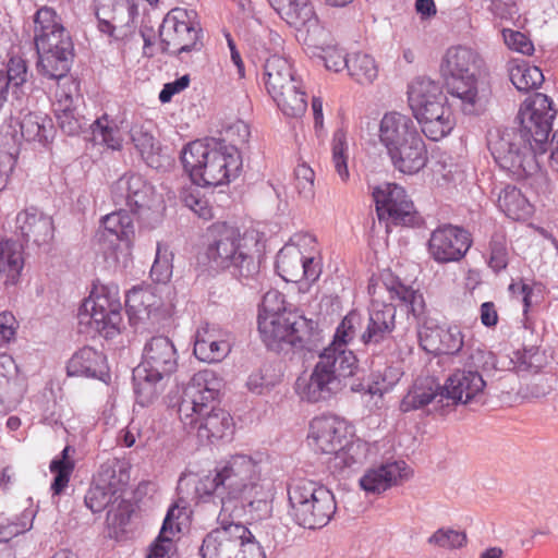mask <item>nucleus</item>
Returning <instances> with one entry per match:
<instances>
[{
  "instance_id": "nucleus-63",
  "label": "nucleus",
  "mask_w": 558,
  "mask_h": 558,
  "mask_svg": "<svg viewBox=\"0 0 558 558\" xmlns=\"http://www.w3.org/2000/svg\"><path fill=\"white\" fill-rule=\"evenodd\" d=\"M441 345L439 349L440 354H457L461 351L464 341L461 330L453 326L447 329L441 328L440 332Z\"/></svg>"
},
{
  "instance_id": "nucleus-54",
  "label": "nucleus",
  "mask_w": 558,
  "mask_h": 558,
  "mask_svg": "<svg viewBox=\"0 0 558 558\" xmlns=\"http://www.w3.org/2000/svg\"><path fill=\"white\" fill-rule=\"evenodd\" d=\"M173 254L168 246L161 243L157 244L156 258L150 269V277L158 283H166L172 276Z\"/></svg>"
},
{
  "instance_id": "nucleus-23",
  "label": "nucleus",
  "mask_w": 558,
  "mask_h": 558,
  "mask_svg": "<svg viewBox=\"0 0 558 558\" xmlns=\"http://www.w3.org/2000/svg\"><path fill=\"white\" fill-rule=\"evenodd\" d=\"M138 367L170 376L178 367V352L173 341L167 336L151 337L144 345L142 362Z\"/></svg>"
},
{
  "instance_id": "nucleus-45",
  "label": "nucleus",
  "mask_w": 558,
  "mask_h": 558,
  "mask_svg": "<svg viewBox=\"0 0 558 558\" xmlns=\"http://www.w3.org/2000/svg\"><path fill=\"white\" fill-rule=\"evenodd\" d=\"M90 129L95 141H99L112 150H120L122 148L123 136L119 123L107 113L97 118L90 124Z\"/></svg>"
},
{
  "instance_id": "nucleus-42",
  "label": "nucleus",
  "mask_w": 558,
  "mask_h": 558,
  "mask_svg": "<svg viewBox=\"0 0 558 558\" xmlns=\"http://www.w3.org/2000/svg\"><path fill=\"white\" fill-rule=\"evenodd\" d=\"M320 44L313 46H305V50L313 57H318L324 61L327 70L340 72L344 68L348 70V58L341 49H339L331 38L330 32L327 29V35L322 37Z\"/></svg>"
},
{
  "instance_id": "nucleus-21",
  "label": "nucleus",
  "mask_w": 558,
  "mask_h": 558,
  "mask_svg": "<svg viewBox=\"0 0 558 558\" xmlns=\"http://www.w3.org/2000/svg\"><path fill=\"white\" fill-rule=\"evenodd\" d=\"M153 194V186L138 173H124L111 185L112 202L136 214L150 208Z\"/></svg>"
},
{
  "instance_id": "nucleus-57",
  "label": "nucleus",
  "mask_w": 558,
  "mask_h": 558,
  "mask_svg": "<svg viewBox=\"0 0 558 558\" xmlns=\"http://www.w3.org/2000/svg\"><path fill=\"white\" fill-rule=\"evenodd\" d=\"M181 201L183 204L194 211L199 218L209 220L213 218V209L208 201L202 196L197 187H185L181 192Z\"/></svg>"
},
{
  "instance_id": "nucleus-27",
  "label": "nucleus",
  "mask_w": 558,
  "mask_h": 558,
  "mask_svg": "<svg viewBox=\"0 0 558 558\" xmlns=\"http://www.w3.org/2000/svg\"><path fill=\"white\" fill-rule=\"evenodd\" d=\"M404 461H390L366 470L359 483L367 494H381L408 476Z\"/></svg>"
},
{
  "instance_id": "nucleus-28",
  "label": "nucleus",
  "mask_w": 558,
  "mask_h": 558,
  "mask_svg": "<svg viewBox=\"0 0 558 558\" xmlns=\"http://www.w3.org/2000/svg\"><path fill=\"white\" fill-rule=\"evenodd\" d=\"M231 351V344L227 335L219 329L206 324L202 326L195 336L194 355L202 362H221Z\"/></svg>"
},
{
  "instance_id": "nucleus-58",
  "label": "nucleus",
  "mask_w": 558,
  "mask_h": 558,
  "mask_svg": "<svg viewBox=\"0 0 558 558\" xmlns=\"http://www.w3.org/2000/svg\"><path fill=\"white\" fill-rule=\"evenodd\" d=\"M315 173L312 168L305 163L298 165L294 170V189L299 196L310 202L315 196Z\"/></svg>"
},
{
  "instance_id": "nucleus-2",
  "label": "nucleus",
  "mask_w": 558,
  "mask_h": 558,
  "mask_svg": "<svg viewBox=\"0 0 558 558\" xmlns=\"http://www.w3.org/2000/svg\"><path fill=\"white\" fill-rule=\"evenodd\" d=\"M260 465L246 454H235L216 468L214 476L193 478L194 498L220 506V513L230 518L246 507L264 510L274 495L272 483L260 476Z\"/></svg>"
},
{
  "instance_id": "nucleus-26",
  "label": "nucleus",
  "mask_w": 558,
  "mask_h": 558,
  "mask_svg": "<svg viewBox=\"0 0 558 558\" xmlns=\"http://www.w3.org/2000/svg\"><path fill=\"white\" fill-rule=\"evenodd\" d=\"M53 125L51 119L41 112H27L21 120L11 119L9 123L0 126V132L8 133L9 137L16 134L17 146L22 140L27 142L37 141L47 143L52 134Z\"/></svg>"
},
{
  "instance_id": "nucleus-9",
  "label": "nucleus",
  "mask_w": 558,
  "mask_h": 558,
  "mask_svg": "<svg viewBox=\"0 0 558 558\" xmlns=\"http://www.w3.org/2000/svg\"><path fill=\"white\" fill-rule=\"evenodd\" d=\"M206 256L214 268L227 269L238 279H253L259 272V263L248 253L240 231L226 223L214 225L210 230Z\"/></svg>"
},
{
  "instance_id": "nucleus-7",
  "label": "nucleus",
  "mask_w": 558,
  "mask_h": 558,
  "mask_svg": "<svg viewBox=\"0 0 558 558\" xmlns=\"http://www.w3.org/2000/svg\"><path fill=\"white\" fill-rule=\"evenodd\" d=\"M379 142L386 148L393 167L402 173H417L427 163L426 145L409 116L385 113L379 123Z\"/></svg>"
},
{
  "instance_id": "nucleus-19",
  "label": "nucleus",
  "mask_w": 558,
  "mask_h": 558,
  "mask_svg": "<svg viewBox=\"0 0 558 558\" xmlns=\"http://www.w3.org/2000/svg\"><path fill=\"white\" fill-rule=\"evenodd\" d=\"M34 43L36 50H74L72 38L60 16L48 7L40 8L34 16Z\"/></svg>"
},
{
  "instance_id": "nucleus-8",
  "label": "nucleus",
  "mask_w": 558,
  "mask_h": 558,
  "mask_svg": "<svg viewBox=\"0 0 558 558\" xmlns=\"http://www.w3.org/2000/svg\"><path fill=\"white\" fill-rule=\"evenodd\" d=\"M410 108L424 135L432 141L447 136L454 126V118L441 86L427 77H417L409 86Z\"/></svg>"
},
{
  "instance_id": "nucleus-29",
  "label": "nucleus",
  "mask_w": 558,
  "mask_h": 558,
  "mask_svg": "<svg viewBox=\"0 0 558 558\" xmlns=\"http://www.w3.org/2000/svg\"><path fill=\"white\" fill-rule=\"evenodd\" d=\"M27 80V63L22 57L12 56L7 59L0 54V108L10 95L20 97Z\"/></svg>"
},
{
  "instance_id": "nucleus-50",
  "label": "nucleus",
  "mask_w": 558,
  "mask_h": 558,
  "mask_svg": "<svg viewBox=\"0 0 558 558\" xmlns=\"http://www.w3.org/2000/svg\"><path fill=\"white\" fill-rule=\"evenodd\" d=\"M349 144L347 134L342 129L335 131L331 140V161L335 171L342 182H347L350 178L348 169Z\"/></svg>"
},
{
  "instance_id": "nucleus-53",
  "label": "nucleus",
  "mask_w": 558,
  "mask_h": 558,
  "mask_svg": "<svg viewBox=\"0 0 558 558\" xmlns=\"http://www.w3.org/2000/svg\"><path fill=\"white\" fill-rule=\"evenodd\" d=\"M440 399V387L436 390L432 388H422L414 386L402 399L400 403V410L402 412H410L413 410L421 409L436 399Z\"/></svg>"
},
{
  "instance_id": "nucleus-48",
  "label": "nucleus",
  "mask_w": 558,
  "mask_h": 558,
  "mask_svg": "<svg viewBox=\"0 0 558 558\" xmlns=\"http://www.w3.org/2000/svg\"><path fill=\"white\" fill-rule=\"evenodd\" d=\"M102 226L106 231L128 244L132 242L135 234L133 219L123 208L105 216L102 218Z\"/></svg>"
},
{
  "instance_id": "nucleus-64",
  "label": "nucleus",
  "mask_w": 558,
  "mask_h": 558,
  "mask_svg": "<svg viewBox=\"0 0 558 558\" xmlns=\"http://www.w3.org/2000/svg\"><path fill=\"white\" fill-rule=\"evenodd\" d=\"M502 35L506 45L510 49L523 54H531L534 51V46L525 34L518 31L505 29Z\"/></svg>"
},
{
  "instance_id": "nucleus-36",
  "label": "nucleus",
  "mask_w": 558,
  "mask_h": 558,
  "mask_svg": "<svg viewBox=\"0 0 558 558\" xmlns=\"http://www.w3.org/2000/svg\"><path fill=\"white\" fill-rule=\"evenodd\" d=\"M129 480L126 463L119 459H109L100 465L94 481L121 499Z\"/></svg>"
},
{
  "instance_id": "nucleus-61",
  "label": "nucleus",
  "mask_w": 558,
  "mask_h": 558,
  "mask_svg": "<svg viewBox=\"0 0 558 558\" xmlns=\"http://www.w3.org/2000/svg\"><path fill=\"white\" fill-rule=\"evenodd\" d=\"M428 544L447 549L463 547L466 544V534L453 529H438L428 538Z\"/></svg>"
},
{
  "instance_id": "nucleus-39",
  "label": "nucleus",
  "mask_w": 558,
  "mask_h": 558,
  "mask_svg": "<svg viewBox=\"0 0 558 558\" xmlns=\"http://www.w3.org/2000/svg\"><path fill=\"white\" fill-rule=\"evenodd\" d=\"M365 445L361 441L347 440L335 452L329 453L327 465L332 473H342L347 469L362 463L365 459Z\"/></svg>"
},
{
  "instance_id": "nucleus-6",
  "label": "nucleus",
  "mask_w": 558,
  "mask_h": 558,
  "mask_svg": "<svg viewBox=\"0 0 558 558\" xmlns=\"http://www.w3.org/2000/svg\"><path fill=\"white\" fill-rule=\"evenodd\" d=\"M357 371L353 351L329 343L318 355L308 377H299L295 391L302 400L317 403L328 401L347 385Z\"/></svg>"
},
{
  "instance_id": "nucleus-34",
  "label": "nucleus",
  "mask_w": 558,
  "mask_h": 558,
  "mask_svg": "<svg viewBox=\"0 0 558 558\" xmlns=\"http://www.w3.org/2000/svg\"><path fill=\"white\" fill-rule=\"evenodd\" d=\"M105 356L90 347L76 351L68 362L70 376H84L98 378L104 374Z\"/></svg>"
},
{
  "instance_id": "nucleus-13",
  "label": "nucleus",
  "mask_w": 558,
  "mask_h": 558,
  "mask_svg": "<svg viewBox=\"0 0 558 558\" xmlns=\"http://www.w3.org/2000/svg\"><path fill=\"white\" fill-rule=\"evenodd\" d=\"M258 331L265 344L272 350L282 343L294 348H307L318 338V325L299 312L283 311L280 314L259 317Z\"/></svg>"
},
{
  "instance_id": "nucleus-38",
  "label": "nucleus",
  "mask_w": 558,
  "mask_h": 558,
  "mask_svg": "<svg viewBox=\"0 0 558 558\" xmlns=\"http://www.w3.org/2000/svg\"><path fill=\"white\" fill-rule=\"evenodd\" d=\"M37 69L41 75L50 80H60L69 73L74 50L61 49L59 52L37 50Z\"/></svg>"
},
{
  "instance_id": "nucleus-51",
  "label": "nucleus",
  "mask_w": 558,
  "mask_h": 558,
  "mask_svg": "<svg viewBox=\"0 0 558 558\" xmlns=\"http://www.w3.org/2000/svg\"><path fill=\"white\" fill-rule=\"evenodd\" d=\"M173 509L169 510L161 527V531L151 544L147 558H174L175 545L169 534L173 535L171 515Z\"/></svg>"
},
{
  "instance_id": "nucleus-1",
  "label": "nucleus",
  "mask_w": 558,
  "mask_h": 558,
  "mask_svg": "<svg viewBox=\"0 0 558 558\" xmlns=\"http://www.w3.org/2000/svg\"><path fill=\"white\" fill-rule=\"evenodd\" d=\"M556 110L553 100L536 93L525 99L517 116L519 128L488 133V148L496 163L515 180L534 177L541 170L538 157L548 149Z\"/></svg>"
},
{
  "instance_id": "nucleus-35",
  "label": "nucleus",
  "mask_w": 558,
  "mask_h": 558,
  "mask_svg": "<svg viewBox=\"0 0 558 558\" xmlns=\"http://www.w3.org/2000/svg\"><path fill=\"white\" fill-rule=\"evenodd\" d=\"M17 365L11 355L0 354V412L17 402L21 391L17 386Z\"/></svg>"
},
{
  "instance_id": "nucleus-18",
  "label": "nucleus",
  "mask_w": 558,
  "mask_h": 558,
  "mask_svg": "<svg viewBox=\"0 0 558 558\" xmlns=\"http://www.w3.org/2000/svg\"><path fill=\"white\" fill-rule=\"evenodd\" d=\"M471 233L458 226L444 225L435 229L428 240V253L439 263L461 260L472 245Z\"/></svg>"
},
{
  "instance_id": "nucleus-49",
  "label": "nucleus",
  "mask_w": 558,
  "mask_h": 558,
  "mask_svg": "<svg viewBox=\"0 0 558 558\" xmlns=\"http://www.w3.org/2000/svg\"><path fill=\"white\" fill-rule=\"evenodd\" d=\"M364 330V319L356 311L349 312L336 329L331 343L345 348L355 338L360 339Z\"/></svg>"
},
{
  "instance_id": "nucleus-33",
  "label": "nucleus",
  "mask_w": 558,
  "mask_h": 558,
  "mask_svg": "<svg viewBox=\"0 0 558 558\" xmlns=\"http://www.w3.org/2000/svg\"><path fill=\"white\" fill-rule=\"evenodd\" d=\"M151 372L136 367L133 371V383L136 402L142 407L153 404L162 393L168 376L159 374L153 376Z\"/></svg>"
},
{
  "instance_id": "nucleus-22",
  "label": "nucleus",
  "mask_w": 558,
  "mask_h": 558,
  "mask_svg": "<svg viewBox=\"0 0 558 558\" xmlns=\"http://www.w3.org/2000/svg\"><path fill=\"white\" fill-rule=\"evenodd\" d=\"M347 423L337 416L323 415L312 420L310 424V445L322 453L335 452L348 439Z\"/></svg>"
},
{
  "instance_id": "nucleus-25",
  "label": "nucleus",
  "mask_w": 558,
  "mask_h": 558,
  "mask_svg": "<svg viewBox=\"0 0 558 558\" xmlns=\"http://www.w3.org/2000/svg\"><path fill=\"white\" fill-rule=\"evenodd\" d=\"M16 229L26 244L48 247L54 236L52 218L37 208H27L17 214Z\"/></svg>"
},
{
  "instance_id": "nucleus-59",
  "label": "nucleus",
  "mask_w": 558,
  "mask_h": 558,
  "mask_svg": "<svg viewBox=\"0 0 558 558\" xmlns=\"http://www.w3.org/2000/svg\"><path fill=\"white\" fill-rule=\"evenodd\" d=\"M17 137L16 134L9 137L8 133L0 132V170L10 174L20 153Z\"/></svg>"
},
{
  "instance_id": "nucleus-40",
  "label": "nucleus",
  "mask_w": 558,
  "mask_h": 558,
  "mask_svg": "<svg viewBox=\"0 0 558 558\" xmlns=\"http://www.w3.org/2000/svg\"><path fill=\"white\" fill-rule=\"evenodd\" d=\"M247 43L256 57L265 60L272 54H279L283 48L282 37L277 32L263 25H257L252 29Z\"/></svg>"
},
{
  "instance_id": "nucleus-32",
  "label": "nucleus",
  "mask_w": 558,
  "mask_h": 558,
  "mask_svg": "<svg viewBox=\"0 0 558 558\" xmlns=\"http://www.w3.org/2000/svg\"><path fill=\"white\" fill-rule=\"evenodd\" d=\"M128 13L131 15V8L126 5H97L95 15L98 21V29L100 33L108 35L112 40H124L134 33V26L129 24H117L118 14Z\"/></svg>"
},
{
  "instance_id": "nucleus-20",
  "label": "nucleus",
  "mask_w": 558,
  "mask_h": 558,
  "mask_svg": "<svg viewBox=\"0 0 558 558\" xmlns=\"http://www.w3.org/2000/svg\"><path fill=\"white\" fill-rule=\"evenodd\" d=\"M276 268L287 282H315L322 272L319 262L313 256H305L293 243L286 244L278 253Z\"/></svg>"
},
{
  "instance_id": "nucleus-37",
  "label": "nucleus",
  "mask_w": 558,
  "mask_h": 558,
  "mask_svg": "<svg viewBox=\"0 0 558 558\" xmlns=\"http://www.w3.org/2000/svg\"><path fill=\"white\" fill-rule=\"evenodd\" d=\"M22 245L13 240L0 242V280L15 284L23 268Z\"/></svg>"
},
{
  "instance_id": "nucleus-62",
  "label": "nucleus",
  "mask_w": 558,
  "mask_h": 558,
  "mask_svg": "<svg viewBox=\"0 0 558 558\" xmlns=\"http://www.w3.org/2000/svg\"><path fill=\"white\" fill-rule=\"evenodd\" d=\"M441 328L435 325L424 324L417 331V338L421 348L435 355H439V349L441 345L440 338Z\"/></svg>"
},
{
  "instance_id": "nucleus-43",
  "label": "nucleus",
  "mask_w": 558,
  "mask_h": 558,
  "mask_svg": "<svg viewBox=\"0 0 558 558\" xmlns=\"http://www.w3.org/2000/svg\"><path fill=\"white\" fill-rule=\"evenodd\" d=\"M125 306L131 318L144 320L158 310L159 301L151 290L133 288L126 294Z\"/></svg>"
},
{
  "instance_id": "nucleus-5",
  "label": "nucleus",
  "mask_w": 558,
  "mask_h": 558,
  "mask_svg": "<svg viewBox=\"0 0 558 558\" xmlns=\"http://www.w3.org/2000/svg\"><path fill=\"white\" fill-rule=\"evenodd\" d=\"M181 161L197 186L227 184L239 177L243 166L238 147L215 138L189 143L181 153Z\"/></svg>"
},
{
  "instance_id": "nucleus-60",
  "label": "nucleus",
  "mask_w": 558,
  "mask_h": 558,
  "mask_svg": "<svg viewBox=\"0 0 558 558\" xmlns=\"http://www.w3.org/2000/svg\"><path fill=\"white\" fill-rule=\"evenodd\" d=\"M509 262V253L507 247L506 236L496 233L492 236L489 242V259L488 266L495 271L499 272L506 269Z\"/></svg>"
},
{
  "instance_id": "nucleus-56",
  "label": "nucleus",
  "mask_w": 558,
  "mask_h": 558,
  "mask_svg": "<svg viewBox=\"0 0 558 558\" xmlns=\"http://www.w3.org/2000/svg\"><path fill=\"white\" fill-rule=\"evenodd\" d=\"M120 498L113 495L110 490L94 481V484L85 495V505L92 512H101L109 506L116 504Z\"/></svg>"
},
{
  "instance_id": "nucleus-31",
  "label": "nucleus",
  "mask_w": 558,
  "mask_h": 558,
  "mask_svg": "<svg viewBox=\"0 0 558 558\" xmlns=\"http://www.w3.org/2000/svg\"><path fill=\"white\" fill-rule=\"evenodd\" d=\"M301 78L295 75L289 59L280 54H272L264 62L263 81L268 94L272 97L283 88L291 89L293 83Z\"/></svg>"
},
{
  "instance_id": "nucleus-10",
  "label": "nucleus",
  "mask_w": 558,
  "mask_h": 558,
  "mask_svg": "<svg viewBox=\"0 0 558 558\" xmlns=\"http://www.w3.org/2000/svg\"><path fill=\"white\" fill-rule=\"evenodd\" d=\"M477 51L465 46L447 49L440 64L448 93L460 100L464 113H473L478 99L476 73L482 65Z\"/></svg>"
},
{
  "instance_id": "nucleus-11",
  "label": "nucleus",
  "mask_w": 558,
  "mask_h": 558,
  "mask_svg": "<svg viewBox=\"0 0 558 558\" xmlns=\"http://www.w3.org/2000/svg\"><path fill=\"white\" fill-rule=\"evenodd\" d=\"M289 504L293 520L305 529L325 526L336 512L332 493L308 480H299L288 487Z\"/></svg>"
},
{
  "instance_id": "nucleus-52",
  "label": "nucleus",
  "mask_w": 558,
  "mask_h": 558,
  "mask_svg": "<svg viewBox=\"0 0 558 558\" xmlns=\"http://www.w3.org/2000/svg\"><path fill=\"white\" fill-rule=\"evenodd\" d=\"M71 101L72 99L66 97L65 102H69V105L65 104L63 108H61L62 105H59L54 111L58 124L62 132L73 136L80 134V132L87 125V120L80 116L75 109L70 107Z\"/></svg>"
},
{
  "instance_id": "nucleus-24",
  "label": "nucleus",
  "mask_w": 558,
  "mask_h": 558,
  "mask_svg": "<svg viewBox=\"0 0 558 558\" xmlns=\"http://www.w3.org/2000/svg\"><path fill=\"white\" fill-rule=\"evenodd\" d=\"M485 381L478 372L458 369L451 374L440 387V400H447L446 405L468 403L483 392Z\"/></svg>"
},
{
  "instance_id": "nucleus-46",
  "label": "nucleus",
  "mask_w": 558,
  "mask_h": 558,
  "mask_svg": "<svg viewBox=\"0 0 558 558\" xmlns=\"http://www.w3.org/2000/svg\"><path fill=\"white\" fill-rule=\"evenodd\" d=\"M348 62V73L359 84H371L378 75L377 64L367 53L349 54Z\"/></svg>"
},
{
  "instance_id": "nucleus-16",
  "label": "nucleus",
  "mask_w": 558,
  "mask_h": 558,
  "mask_svg": "<svg viewBox=\"0 0 558 558\" xmlns=\"http://www.w3.org/2000/svg\"><path fill=\"white\" fill-rule=\"evenodd\" d=\"M274 10L296 29V38L304 46L320 44L327 29L319 23L310 0H269Z\"/></svg>"
},
{
  "instance_id": "nucleus-47",
  "label": "nucleus",
  "mask_w": 558,
  "mask_h": 558,
  "mask_svg": "<svg viewBox=\"0 0 558 558\" xmlns=\"http://www.w3.org/2000/svg\"><path fill=\"white\" fill-rule=\"evenodd\" d=\"M509 76L511 83L521 92L535 89L544 82L541 69L526 62L512 65L509 70Z\"/></svg>"
},
{
  "instance_id": "nucleus-41",
  "label": "nucleus",
  "mask_w": 558,
  "mask_h": 558,
  "mask_svg": "<svg viewBox=\"0 0 558 558\" xmlns=\"http://www.w3.org/2000/svg\"><path fill=\"white\" fill-rule=\"evenodd\" d=\"M497 205L506 216L513 220L527 218L532 206L522 192L513 185H506L498 193Z\"/></svg>"
},
{
  "instance_id": "nucleus-4",
  "label": "nucleus",
  "mask_w": 558,
  "mask_h": 558,
  "mask_svg": "<svg viewBox=\"0 0 558 558\" xmlns=\"http://www.w3.org/2000/svg\"><path fill=\"white\" fill-rule=\"evenodd\" d=\"M368 292L373 295V300L368 308V318L360 336V342L376 352L390 340L396 329L397 314V308L392 303L379 301L377 296L387 292L391 301H399L407 305L413 314L416 313L417 306H421L423 298L416 290L405 286L391 274L386 275L381 282L369 284Z\"/></svg>"
},
{
  "instance_id": "nucleus-44",
  "label": "nucleus",
  "mask_w": 558,
  "mask_h": 558,
  "mask_svg": "<svg viewBox=\"0 0 558 558\" xmlns=\"http://www.w3.org/2000/svg\"><path fill=\"white\" fill-rule=\"evenodd\" d=\"M290 87V90H288V88H283L279 94H276L271 98L283 114L298 118L303 116L306 111V94L303 90L302 80L293 83Z\"/></svg>"
},
{
  "instance_id": "nucleus-15",
  "label": "nucleus",
  "mask_w": 558,
  "mask_h": 558,
  "mask_svg": "<svg viewBox=\"0 0 558 558\" xmlns=\"http://www.w3.org/2000/svg\"><path fill=\"white\" fill-rule=\"evenodd\" d=\"M196 12L182 8H175L163 20L159 37L165 51L172 50L177 54L201 50V28L196 27L194 19Z\"/></svg>"
},
{
  "instance_id": "nucleus-55",
  "label": "nucleus",
  "mask_w": 558,
  "mask_h": 558,
  "mask_svg": "<svg viewBox=\"0 0 558 558\" xmlns=\"http://www.w3.org/2000/svg\"><path fill=\"white\" fill-rule=\"evenodd\" d=\"M70 447L62 450L61 458L56 459L50 464L51 472L56 473L54 480L51 484L53 494L59 495L66 486L70 475L74 469V463L69 459Z\"/></svg>"
},
{
  "instance_id": "nucleus-12",
  "label": "nucleus",
  "mask_w": 558,
  "mask_h": 558,
  "mask_svg": "<svg viewBox=\"0 0 558 558\" xmlns=\"http://www.w3.org/2000/svg\"><path fill=\"white\" fill-rule=\"evenodd\" d=\"M219 513L221 526L209 532L199 547L202 558H266L251 531L241 523L228 522Z\"/></svg>"
},
{
  "instance_id": "nucleus-17",
  "label": "nucleus",
  "mask_w": 558,
  "mask_h": 558,
  "mask_svg": "<svg viewBox=\"0 0 558 558\" xmlns=\"http://www.w3.org/2000/svg\"><path fill=\"white\" fill-rule=\"evenodd\" d=\"M374 199L378 219L386 220L387 228L389 225L413 226L416 222L417 213L402 186L388 183L384 187H377Z\"/></svg>"
},
{
  "instance_id": "nucleus-30",
  "label": "nucleus",
  "mask_w": 558,
  "mask_h": 558,
  "mask_svg": "<svg viewBox=\"0 0 558 558\" xmlns=\"http://www.w3.org/2000/svg\"><path fill=\"white\" fill-rule=\"evenodd\" d=\"M129 133L133 145L147 166L159 169L169 160L162 151L160 142L153 134L150 123H134Z\"/></svg>"
},
{
  "instance_id": "nucleus-14",
  "label": "nucleus",
  "mask_w": 558,
  "mask_h": 558,
  "mask_svg": "<svg viewBox=\"0 0 558 558\" xmlns=\"http://www.w3.org/2000/svg\"><path fill=\"white\" fill-rule=\"evenodd\" d=\"M121 311L119 287L114 283L96 286L78 310V323L111 338L120 330Z\"/></svg>"
},
{
  "instance_id": "nucleus-3",
  "label": "nucleus",
  "mask_w": 558,
  "mask_h": 558,
  "mask_svg": "<svg viewBox=\"0 0 558 558\" xmlns=\"http://www.w3.org/2000/svg\"><path fill=\"white\" fill-rule=\"evenodd\" d=\"M222 379L210 369L196 373L183 390L178 404L184 428L202 440L214 442L232 434L233 420L218 407Z\"/></svg>"
}]
</instances>
